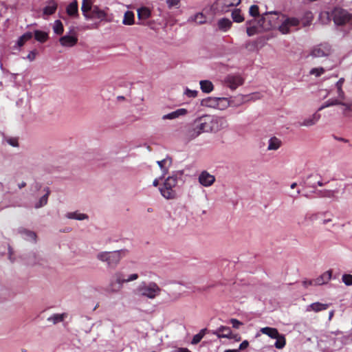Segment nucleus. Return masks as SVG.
<instances>
[{"mask_svg": "<svg viewBox=\"0 0 352 352\" xmlns=\"http://www.w3.org/2000/svg\"><path fill=\"white\" fill-rule=\"evenodd\" d=\"M329 307V304H324L319 302H314L309 305L307 307V311H314L315 312H319L323 310H326Z\"/></svg>", "mask_w": 352, "mask_h": 352, "instance_id": "nucleus-18", "label": "nucleus"}, {"mask_svg": "<svg viewBox=\"0 0 352 352\" xmlns=\"http://www.w3.org/2000/svg\"><path fill=\"white\" fill-rule=\"evenodd\" d=\"M25 186H26V183L23 182L22 183L19 184V188H22L25 187Z\"/></svg>", "mask_w": 352, "mask_h": 352, "instance_id": "nucleus-61", "label": "nucleus"}, {"mask_svg": "<svg viewBox=\"0 0 352 352\" xmlns=\"http://www.w3.org/2000/svg\"><path fill=\"white\" fill-rule=\"evenodd\" d=\"M20 232L21 234H25L28 239L33 240L34 241H36V234L35 232L32 231H30L25 229H22L20 230Z\"/></svg>", "mask_w": 352, "mask_h": 352, "instance_id": "nucleus-40", "label": "nucleus"}, {"mask_svg": "<svg viewBox=\"0 0 352 352\" xmlns=\"http://www.w3.org/2000/svg\"><path fill=\"white\" fill-rule=\"evenodd\" d=\"M35 54H36V53H35V52H31L28 54V58L30 60H32L34 58V57H35Z\"/></svg>", "mask_w": 352, "mask_h": 352, "instance_id": "nucleus-55", "label": "nucleus"}, {"mask_svg": "<svg viewBox=\"0 0 352 352\" xmlns=\"http://www.w3.org/2000/svg\"><path fill=\"white\" fill-rule=\"evenodd\" d=\"M297 186L296 183H293L291 184V188H294Z\"/></svg>", "mask_w": 352, "mask_h": 352, "instance_id": "nucleus-64", "label": "nucleus"}, {"mask_svg": "<svg viewBox=\"0 0 352 352\" xmlns=\"http://www.w3.org/2000/svg\"><path fill=\"white\" fill-rule=\"evenodd\" d=\"M240 3L241 0H217L216 5L221 12H227L231 7L237 6Z\"/></svg>", "mask_w": 352, "mask_h": 352, "instance_id": "nucleus-12", "label": "nucleus"}, {"mask_svg": "<svg viewBox=\"0 0 352 352\" xmlns=\"http://www.w3.org/2000/svg\"><path fill=\"white\" fill-rule=\"evenodd\" d=\"M177 184L176 176L168 177L164 181L163 185L159 188L163 197L166 199H175L177 197L175 188Z\"/></svg>", "mask_w": 352, "mask_h": 352, "instance_id": "nucleus-4", "label": "nucleus"}, {"mask_svg": "<svg viewBox=\"0 0 352 352\" xmlns=\"http://www.w3.org/2000/svg\"><path fill=\"white\" fill-rule=\"evenodd\" d=\"M226 83L232 89H236L243 83V79L240 76L229 75L226 77Z\"/></svg>", "mask_w": 352, "mask_h": 352, "instance_id": "nucleus-13", "label": "nucleus"}, {"mask_svg": "<svg viewBox=\"0 0 352 352\" xmlns=\"http://www.w3.org/2000/svg\"><path fill=\"white\" fill-rule=\"evenodd\" d=\"M67 14L71 17L78 16V2L75 0L70 3L66 8Z\"/></svg>", "mask_w": 352, "mask_h": 352, "instance_id": "nucleus-20", "label": "nucleus"}, {"mask_svg": "<svg viewBox=\"0 0 352 352\" xmlns=\"http://www.w3.org/2000/svg\"><path fill=\"white\" fill-rule=\"evenodd\" d=\"M231 337H232V338H231L232 339H235V340H237V341H239V340H241V337H240L239 335H237V334H236V335H232V334L231 333Z\"/></svg>", "mask_w": 352, "mask_h": 352, "instance_id": "nucleus-56", "label": "nucleus"}, {"mask_svg": "<svg viewBox=\"0 0 352 352\" xmlns=\"http://www.w3.org/2000/svg\"><path fill=\"white\" fill-rule=\"evenodd\" d=\"M7 142L12 146H18V140L16 138H9Z\"/></svg>", "mask_w": 352, "mask_h": 352, "instance_id": "nucleus-53", "label": "nucleus"}, {"mask_svg": "<svg viewBox=\"0 0 352 352\" xmlns=\"http://www.w3.org/2000/svg\"><path fill=\"white\" fill-rule=\"evenodd\" d=\"M224 352H239L237 349H227Z\"/></svg>", "mask_w": 352, "mask_h": 352, "instance_id": "nucleus-62", "label": "nucleus"}, {"mask_svg": "<svg viewBox=\"0 0 352 352\" xmlns=\"http://www.w3.org/2000/svg\"><path fill=\"white\" fill-rule=\"evenodd\" d=\"M179 352H190L188 349L181 348L179 349Z\"/></svg>", "mask_w": 352, "mask_h": 352, "instance_id": "nucleus-60", "label": "nucleus"}, {"mask_svg": "<svg viewBox=\"0 0 352 352\" xmlns=\"http://www.w3.org/2000/svg\"><path fill=\"white\" fill-rule=\"evenodd\" d=\"M68 219H74L78 220H83L88 218V216L85 214L78 213L77 212H68L66 214Z\"/></svg>", "mask_w": 352, "mask_h": 352, "instance_id": "nucleus-36", "label": "nucleus"}, {"mask_svg": "<svg viewBox=\"0 0 352 352\" xmlns=\"http://www.w3.org/2000/svg\"><path fill=\"white\" fill-rule=\"evenodd\" d=\"M325 72V69L320 67H316L311 69L309 74L311 75H314L316 77L320 76L322 74H323Z\"/></svg>", "mask_w": 352, "mask_h": 352, "instance_id": "nucleus-41", "label": "nucleus"}, {"mask_svg": "<svg viewBox=\"0 0 352 352\" xmlns=\"http://www.w3.org/2000/svg\"><path fill=\"white\" fill-rule=\"evenodd\" d=\"M331 46L329 44H320L316 46L311 51V55L314 57H323L329 55Z\"/></svg>", "mask_w": 352, "mask_h": 352, "instance_id": "nucleus-11", "label": "nucleus"}, {"mask_svg": "<svg viewBox=\"0 0 352 352\" xmlns=\"http://www.w3.org/2000/svg\"><path fill=\"white\" fill-rule=\"evenodd\" d=\"M50 194V190L47 188L46 189V193L43 197H41V199H39L38 202L36 204L35 208H41L45 205H46L47 203V199H48V197H49Z\"/></svg>", "mask_w": 352, "mask_h": 352, "instance_id": "nucleus-35", "label": "nucleus"}, {"mask_svg": "<svg viewBox=\"0 0 352 352\" xmlns=\"http://www.w3.org/2000/svg\"><path fill=\"white\" fill-rule=\"evenodd\" d=\"M249 13L251 16L256 17L259 16V8L256 5H252L250 6Z\"/></svg>", "mask_w": 352, "mask_h": 352, "instance_id": "nucleus-42", "label": "nucleus"}, {"mask_svg": "<svg viewBox=\"0 0 352 352\" xmlns=\"http://www.w3.org/2000/svg\"><path fill=\"white\" fill-rule=\"evenodd\" d=\"M230 322L232 324V327L235 329H238L241 325H242V322L234 318L231 319Z\"/></svg>", "mask_w": 352, "mask_h": 352, "instance_id": "nucleus-49", "label": "nucleus"}, {"mask_svg": "<svg viewBox=\"0 0 352 352\" xmlns=\"http://www.w3.org/2000/svg\"><path fill=\"white\" fill-rule=\"evenodd\" d=\"M153 185L154 186H157L159 185V179H154V181L153 182Z\"/></svg>", "mask_w": 352, "mask_h": 352, "instance_id": "nucleus-58", "label": "nucleus"}, {"mask_svg": "<svg viewBox=\"0 0 352 352\" xmlns=\"http://www.w3.org/2000/svg\"><path fill=\"white\" fill-rule=\"evenodd\" d=\"M331 275L332 272L331 270L324 272L319 277L315 279V285H321L328 283L331 278Z\"/></svg>", "mask_w": 352, "mask_h": 352, "instance_id": "nucleus-22", "label": "nucleus"}, {"mask_svg": "<svg viewBox=\"0 0 352 352\" xmlns=\"http://www.w3.org/2000/svg\"><path fill=\"white\" fill-rule=\"evenodd\" d=\"M122 250L114 252H102L97 255V258L102 262H106L109 267L114 268L121 259Z\"/></svg>", "mask_w": 352, "mask_h": 352, "instance_id": "nucleus-6", "label": "nucleus"}, {"mask_svg": "<svg viewBox=\"0 0 352 352\" xmlns=\"http://www.w3.org/2000/svg\"><path fill=\"white\" fill-rule=\"evenodd\" d=\"M215 177L207 171L204 170L199 176V183L204 186H210L214 184Z\"/></svg>", "mask_w": 352, "mask_h": 352, "instance_id": "nucleus-14", "label": "nucleus"}, {"mask_svg": "<svg viewBox=\"0 0 352 352\" xmlns=\"http://www.w3.org/2000/svg\"><path fill=\"white\" fill-rule=\"evenodd\" d=\"M123 24L131 25L134 23V14L131 11H126L122 21Z\"/></svg>", "mask_w": 352, "mask_h": 352, "instance_id": "nucleus-31", "label": "nucleus"}, {"mask_svg": "<svg viewBox=\"0 0 352 352\" xmlns=\"http://www.w3.org/2000/svg\"><path fill=\"white\" fill-rule=\"evenodd\" d=\"M281 145V141L276 138L273 137L270 139L267 149L268 150H277Z\"/></svg>", "mask_w": 352, "mask_h": 352, "instance_id": "nucleus-29", "label": "nucleus"}, {"mask_svg": "<svg viewBox=\"0 0 352 352\" xmlns=\"http://www.w3.org/2000/svg\"><path fill=\"white\" fill-rule=\"evenodd\" d=\"M105 17L106 13L103 10H100L97 6H95L88 14L87 19H98L103 20Z\"/></svg>", "mask_w": 352, "mask_h": 352, "instance_id": "nucleus-21", "label": "nucleus"}, {"mask_svg": "<svg viewBox=\"0 0 352 352\" xmlns=\"http://www.w3.org/2000/svg\"><path fill=\"white\" fill-rule=\"evenodd\" d=\"M334 196V192L333 190H325L321 195V197H333Z\"/></svg>", "mask_w": 352, "mask_h": 352, "instance_id": "nucleus-50", "label": "nucleus"}, {"mask_svg": "<svg viewBox=\"0 0 352 352\" xmlns=\"http://www.w3.org/2000/svg\"><path fill=\"white\" fill-rule=\"evenodd\" d=\"M228 104V100L225 98H212L208 97L203 99L201 101V105L203 107L216 108V109H223Z\"/></svg>", "mask_w": 352, "mask_h": 352, "instance_id": "nucleus-10", "label": "nucleus"}, {"mask_svg": "<svg viewBox=\"0 0 352 352\" xmlns=\"http://www.w3.org/2000/svg\"><path fill=\"white\" fill-rule=\"evenodd\" d=\"M260 331L263 334L267 335L270 338L276 340L274 343V346L276 349H282L286 345V339L285 336L283 334L279 333L277 329L266 327L261 328Z\"/></svg>", "mask_w": 352, "mask_h": 352, "instance_id": "nucleus-7", "label": "nucleus"}, {"mask_svg": "<svg viewBox=\"0 0 352 352\" xmlns=\"http://www.w3.org/2000/svg\"><path fill=\"white\" fill-rule=\"evenodd\" d=\"M207 331V329H201L199 333L195 335L192 339L191 343L192 344H198L201 339L204 338V336L206 335V333Z\"/></svg>", "mask_w": 352, "mask_h": 352, "instance_id": "nucleus-37", "label": "nucleus"}, {"mask_svg": "<svg viewBox=\"0 0 352 352\" xmlns=\"http://www.w3.org/2000/svg\"><path fill=\"white\" fill-rule=\"evenodd\" d=\"M91 0H83L81 6V10L85 18H88V14L92 10Z\"/></svg>", "mask_w": 352, "mask_h": 352, "instance_id": "nucleus-25", "label": "nucleus"}, {"mask_svg": "<svg viewBox=\"0 0 352 352\" xmlns=\"http://www.w3.org/2000/svg\"><path fill=\"white\" fill-rule=\"evenodd\" d=\"M166 3L169 8L174 6H178L180 3V0H166Z\"/></svg>", "mask_w": 352, "mask_h": 352, "instance_id": "nucleus-47", "label": "nucleus"}, {"mask_svg": "<svg viewBox=\"0 0 352 352\" xmlns=\"http://www.w3.org/2000/svg\"><path fill=\"white\" fill-rule=\"evenodd\" d=\"M172 163L171 158H166L160 161H157V164L160 167V168L162 170L163 175H166L168 173V167L166 166V164H168V166H169Z\"/></svg>", "mask_w": 352, "mask_h": 352, "instance_id": "nucleus-30", "label": "nucleus"}, {"mask_svg": "<svg viewBox=\"0 0 352 352\" xmlns=\"http://www.w3.org/2000/svg\"><path fill=\"white\" fill-rule=\"evenodd\" d=\"M58 4L56 0H50L47 5L43 8V14L45 15H52L57 10Z\"/></svg>", "mask_w": 352, "mask_h": 352, "instance_id": "nucleus-24", "label": "nucleus"}, {"mask_svg": "<svg viewBox=\"0 0 352 352\" xmlns=\"http://www.w3.org/2000/svg\"><path fill=\"white\" fill-rule=\"evenodd\" d=\"M124 283V275L120 272H116L111 276L110 282L107 287V291L109 293H117L121 290Z\"/></svg>", "mask_w": 352, "mask_h": 352, "instance_id": "nucleus-9", "label": "nucleus"}, {"mask_svg": "<svg viewBox=\"0 0 352 352\" xmlns=\"http://www.w3.org/2000/svg\"><path fill=\"white\" fill-rule=\"evenodd\" d=\"M139 276L138 274H131L127 278H124V283H129L131 281H133L138 278Z\"/></svg>", "mask_w": 352, "mask_h": 352, "instance_id": "nucleus-48", "label": "nucleus"}, {"mask_svg": "<svg viewBox=\"0 0 352 352\" xmlns=\"http://www.w3.org/2000/svg\"><path fill=\"white\" fill-rule=\"evenodd\" d=\"M187 113V110L186 109H179L175 111L169 113L168 114L164 115L162 116L163 120H173L181 116L186 115Z\"/></svg>", "mask_w": 352, "mask_h": 352, "instance_id": "nucleus-23", "label": "nucleus"}, {"mask_svg": "<svg viewBox=\"0 0 352 352\" xmlns=\"http://www.w3.org/2000/svg\"><path fill=\"white\" fill-rule=\"evenodd\" d=\"M310 221H314L317 218V214H311L309 217H307Z\"/></svg>", "mask_w": 352, "mask_h": 352, "instance_id": "nucleus-57", "label": "nucleus"}, {"mask_svg": "<svg viewBox=\"0 0 352 352\" xmlns=\"http://www.w3.org/2000/svg\"><path fill=\"white\" fill-rule=\"evenodd\" d=\"M227 122L223 118L204 115L195 119L189 135L194 138L202 133L215 132L226 127Z\"/></svg>", "mask_w": 352, "mask_h": 352, "instance_id": "nucleus-2", "label": "nucleus"}, {"mask_svg": "<svg viewBox=\"0 0 352 352\" xmlns=\"http://www.w3.org/2000/svg\"><path fill=\"white\" fill-rule=\"evenodd\" d=\"M305 16L307 21L303 23L304 26L309 25L313 19L312 14L311 12L306 13Z\"/></svg>", "mask_w": 352, "mask_h": 352, "instance_id": "nucleus-51", "label": "nucleus"}, {"mask_svg": "<svg viewBox=\"0 0 352 352\" xmlns=\"http://www.w3.org/2000/svg\"><path fill=\"white\" fill-rule=\"evenodd\" d=\"M331 17L336 25H349L352 26V14L346 10L335 8L330 13H327Z\"/></svg>", "mask_w": 352, "mask_h": 352, "instance_id": "nucleus-5", "label": "nucleus"}, {"mask_svg": "<svg viewBox=\"0 0 352 352\" xmlns=\"http://www.w3.org/2000/svg\"><path fill=\"white\" fill-rule=\"evenodd\" d=\"M320 118L319 113H315L308 118L298 122L300 126H311L316 124Z\"/></svg>", "mask_w": 352, "mask_h": 352, "instance_id": "nucleus-16", "label": "nucleus"}, {"mask_svg": "<svg viewBox=\"0 0 352 352\" xmlns=\"http://www.w3.org/2000/svg\"><path fill=\"white\" fill-rule=\"evenodd\" d=\"M248 346H249V342H248V341H247V340H244V341H243V342L240 344L239 347V349H238L237 350H239V352L240 351L244 350V349H245L246 348H248Z\"/></svg>", "mask_w": 352, "mask_h": 352, "instance_id": "nucleus-52", "label": "nucleus"}, {"mask_svg": "<svg viewBox=\"0 0 352 352\" xmlns=\"http://www.w3.org/2000/svg\"><path fill=\"white\" fill-rule=\"evenodd\" d=\"M246 32L249 36H252L257 33V28L254 25L248 27Z\"/></svg>", "mask_w": 352, "mask_h": 352, "instance_id": "nucleus-45", "label": "nucleus"}, {"mask_svg": "<svg viewBox=\"0 0 352 352\" xmlns=\"http://www.w3.org/2000/svg\"><path fill=\"white\" fill-rule=\"evenodd\" d=\"M199 84L201 91L204 93L208 94L213 90V85L210 80H201Z\"/></svg>", "mask_w": 352, "mask_h": 352, "instance_id": "nucleus-27", "label": "nucleus"}, {"mask_svg": "<svg viewBox=\"0 0 352 352\" xmlns=\"http://www.w3.org/2000/svg\"><path fill=\"white\" fill-rule=\"evenodd\" d=\"M344 81L345 79L344 78H340L335 85V87L337 89V98L342 100V101H344L346 98L345 93L342 89V86L343 84L344 83Z\"/></svg>", "mask_w": 352, "mask_h": 352, "instance_id": "nucleus-19", "label": "nucleus"}, {"mask_svg": "<svg viewBox=\"0 0 352 352\" xmlns=\"http://www.w3.org/2000/svg\"><path fill=\"white\" fill-rule=\"evenodd\" d=\"M53 29L54 32L58 35H61L64 32L63 25L60 20L55 21Z\"/></svg>", "mask_w": 352, "mask_h": 352, "instance_id": "nucleus-38", "label": "nucleus"}, {"mask_svg": "<svg viewBox=\"0 0 352 352\" xmlns=\"http://www.w3.org/2000/svg\"><path fill=\"white\" fill-rule=\"evenodd\" d=\"M134 292L139 297L153 300L161 294L162 289L155 282H142Z\"/></svg>", "mask_w": 352, "mask_h": 352, "instance_id": "nucleus-3", "label": "nucleus"}, {"mask_svg": "<svg viewBox=\"0 0 352 352\" xmlns=\"http://www.w3.org/2000/svg\"><path fill=\"white\" fill-rule=\"evenodd\" d=\"M65 317V314H54L52 316L48 318L47 320L49 321H52V322L54 324H56L58 322H62L64 320Z\"/></svg>", "mask_w": 352, "mask_h": 352, "instance_id": "nucleus-39", "label": "nucleus"}, {"mask_svg": "<svg viewBox=\"0 0 352 352\" xmlns=\"http://www.w3.org/2000/svg\"><path fill=\"white\" fill-rule=\"evenodd\" d=\"M34 38L41 43H45L48 38V34L45 32L36 30L34 32Z\"/></svg>", "mask_w": 352, "mask_h": 352, "instance_id": "nucleus-33", "label": "nucleus"}, {"mask_svg": "<svg viewBox=\"0 0 352 352\" xmlns=\"http://www.w3.org/2000/svg\"><path fill=\"white\" fill-rule=\"evenodd\" d=\"M302 285L306 288L310 285H315V279L309 280H304L302 282Z\"/></svg>", "mask_w": 352, "mask_h": 352, "instance_id": "nucleus-54", "label": "nucleus"}, {"mask_svg": "<svg viewBox=\"0 0 352 352\" xmlns=\"http://www.w3.org/2000/svg\"><path fill=\"white\" fill-rule=\"evenodd\" d=\"M185 94L189 98H195L197 96L198 91L196 90L186 89L185 91Z\"/></svg>", "mask_w": 352, "mask_h": 352, "instance_id": "nucleus-46", "label": "nucleus"}, {"mask_svg": "<svg viewBox=\"0 0 352 352\" xmlns=\"http://www.w3.org/2000/svg\"><path fill=\"white\" fill-rule=\"evenodd\" d=\"M32 38V32H25L21 36L19 37V38L17 41V45L19 47H21L25 43V42L30 40Z\"/></svg>", "mask_w": 352, "mask_h": 352, "instance_id": "nucleus-34", "label": "nucleus"}, {"mask_svg": "<svg viewBox=\"0 0 352 352\" xmlns=\"http://www.w3.org/2000/svg\"><path fill=\"white\" fill-rule=\"evenodd\" d=\"M194 20L199 24L205 23L206 17L202 13H197L195 15Z\"/></svg>", "mask_w": 352, "mask_h": 352, "instance_id": "nucleus-43", "label": "nucleus"}, {"mask_svg": "<svg viewBox=\"0 0 352 352\" xmlns=\"http://www.w3.org/2000/svg\"><path fill=\"white\" fill-rule=\"evenodd\" d=\"M284 17L278 12H266L262 15L258 23L263 29L270 30L276 28L278 25L279 21H282L278 26V30L283 34L289 33L292 28L296 30L300 23V20L296 17H287L283 19Z\"/></svg>", "mask_w": 352, "mask_h": 352, "instance_id": "nucleus-1", "label": "nucleus"}, {"mask_svg": "<svg viewBox=\"0 0 352 352\" xmlns=\"http://www.w3.org/2000/svg\"><path fill=\"white\" fill-rule=\"evenodd\" d=\"M340 105L342 107V112L344 116L345 117H352V102H346L345 101H342L338 98H331L327 100L319 109L318 111H321L324 108Z\"/></svg>", "mask_w": 352, "mask_h": 352, "instance_id": "nucleus-8", "label": "nucleus"}, {"mask_svg": "<svg viewBox=\"0 0 352 352\" xmlns=\"http://www.w3.org/2000/svg\"><path fill=\"white\" fill-rule=\"evenodd\" d=\"M333 315H334V311H331L329 312V320H331V318H333Z\"/></svg>", "mask_w": 352, "mask_h": 352, "instance_id": "nucleus-59", "label": "nucleus"}, {"mask_svg": "<svg viewBox=\"0 0 352 352\" xmlns=\"http://www.w3.org/2000/svg\"><path fill=\"white\" fill-rule=\"evenodd\" d=\"M342 281L346 285H352V275L351 274H344L342 276Z\"/></svg>", "mask_w": 352, "mask_h": 352, "instance_id": "nucleus-44", "label": "nucleus"}, {"mask_svg": "<svg viewBox=\"0 0 352 352\" xmlns=\"http://www.w3.org/2000/svg\"><path fill=\"white\" fill-rule=\"evenodd\" d=\"M232 331L229 327L221 326L218 328L215 331H213L212 333L217 336L219 338H232L231 337Z\"/></svg>", "mask_w": 352, "mask_h": 352, "instance_id": "nucleus-17", "label": "nucleus"}, {"mask_svg": "<svg viewBox=\"0 0 352 352\" xmlns=\"http://www.w3.org/2000/svg\"><path fill=\"white\" fill-rule=\"evenodd\" d=\"M232 19L236 23H241L244 21L240 9L236 8L232 12Z\"/></svg>", "mask_w": 352, "mask_h": 352, "instance_id": "nucleus-32", "label": "nucleus"}, {"mask_svg": "<svg viewBox=\"0 0 352 352\" xmlns=\"http://www.w3.org/2000/svg\"><path fill=\"white\" fill-rule=\"evenodd\" d=\"M331 221V219H324L323 221H322V223L323 224H327V223Z\"/></svg>", "mask_w": 352, "mask_h": 352, "instance_id": "nucleus-63", "label": "nucleus"}, {"mask_svg": "<svg viewBox=\"0 0 352 352\" xmlns=\"http://www.w3.org/2000/svg\"><path fill=\"white\" fill-rule=\"evenodd\" d=\"M151 15V12L149 8L146 7L140 8L138 10V17L140 20H146Z\"/></svg>", "mask_w": 352, "mask_h": 352, "instance_id": "nucleus-26", "label": "nucleus"}, {"mask_svg": "<svg viewBox=\"0 0 352 352\" xmlns=\"http://www.w3.org/2000/svg\"><path fill=\"white\" fill-rule=\"evenodd\" d=\"M59 42L63 47H73L78 43L76 35H65L60 38Z\"/></svg>", "mask_w": 352, "mask_h": 352, "instance_id": "nucleus-15", "label": "nucleus"}, {"mask_svg": "<svg viewBox=\"0 0 352 352\" xmlns=\"http://www.w3.org/2000/svg\"><path fill=\"white\" fill-rule=\"evenodd\" d=\"M232 26V22L227 18H223L218 21V27L223 31H227Z\"/></svg>", "mask_w": 352, "mask_h": 352, "instance_id": "nucleus-28", "label": "nucleus"}]
</instances>
